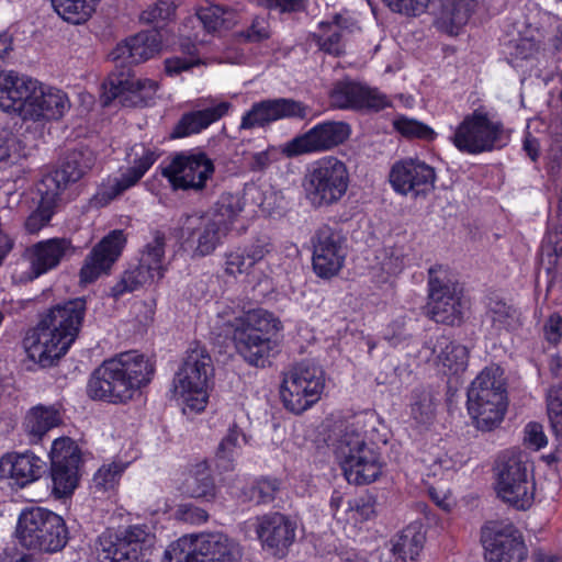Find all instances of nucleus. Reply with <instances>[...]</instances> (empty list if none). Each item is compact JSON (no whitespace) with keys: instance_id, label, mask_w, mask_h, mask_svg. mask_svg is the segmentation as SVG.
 Returning a JSON list of instances; mask_svg holds the SVG:
<instances>
[{"instance_id":"1","label":"nucleus","mask_w":562,"mask_h":562,"mask_svg":"<svg viewBox=\"0 0 562 562\" xmlns=\"http://www.w3.org/2000/svg\"><path fill=\"white\" fill-rule=\"evenodd\" d=\"M216 325L233 340L238 355L250 366L266 367L279 350L282 322L263 308L249 311L225 305L217 312Z\"/></svg>"},{"instance_id":"2","label":"nucleus","mask_w":562,"mask_h":562,"mask_svg":"<svg viewBox=\"0 0 562 562\" xmlns=\"http://www.w3.org/2000/svg\"><path fill=\"white\" fill-rule=\"evenodd\" d=\"M86 310V300L81 297L50 307L23 340L27 357L48 367L65 356L78 337Z\"/></svg>"},{"instance_id":"3","label":"nucleus","mask_w":562,"mask_h":562,"mask_svg":"<svg viewBox=\"0 0 562 562\" xmlns=\"http://www.w3.org/2000/svg\"><path fill=\"white\" fill-rule=\"evenodd\" d=\"M153 374L154 366L143 353L136 350L121 352L93 372L88 393L95 400L124 403L147 385Z\"/></svg>"},{"instance_id":"4","label":"nucleus","mask_w":562,"mask_h":562,"mask_svg":"<svg viewBox=\"0 0 562 562\" xmlns=\"http://www.w3.org/2000/svg\"><path fill=\"white\" fill-rule=\"evenodd\" d=\"M94 160L90 149L72 150L57 169L42 178L37 186L38 205L24 222L27 233L36 234L47 226L56 209L76 195L72 186L92 168Z\"/></svg>"},{"instance_id":"5","label":"nucleus","mask_w":562,"mask_h":562,"mask_svg":"<svg viewBox=\"0 0 562 562\" xmlns=\"http://www.w3.org/2000/svg\"><path fill=\"white\" fill-rule=\"evenodd\" d=\"M468 412L477 429L491 431L498 427L507 411L504 370L496 364L484 368L468 390Z\"/></svg>"},{"instance_id":"6","label":"nucleus","mask_w":562,"mask_h":562,"mask_svg":"<svg viewBox=\"0 0 562 562\" xmlns=\"http://www.w3.org/2000/svg\"><path fill=\"white\" fill-rule=\"evenodd\" d=\"M156 542L155 527L138 522L106 529L98 537L94 551L99 562H147Z\"/></svg>"},{"instance_id":"7","label":"nucleus","mask_w":562,"mask_h":562,"mask_svg":"<svg viewBox=\"0 0 562 562\" xmlns=\"http://www.w3.org/2000/svg\"><path fill=\"white\" fill-rule=\"evenodd\" d=\"M363 426L361 418L349 424L335 448L346 480L356 485L375 481L381 475L383 467L380 454L364 440Z\"/></svg>"},{"instance_id":"8","label":"nucleus","mask_w":562,"mask_h":562,"mask_svg":"<svg viewBox=\"0 0 562 562\" xmlns=\"http://www.w3.org/2000/svg\"><path fill=\"white\" fill-rule=\"evenodd\" d=\"M350 182L347 165L335 156L322 157L310 165L302 187L307 204L314 210L329 209L346 195Z\"/></svg>"},{"instance_id":"9","label":"nucleus","mask_w":562,"mask_h":562,"mask_svg":"<svg viewBox=\"0 0 562 562\" xmlns=\"http://www.w3.org/2000/svg\"><path fill=\"white\" fill-rule=\"evenodd\" d=\"M244 549L222 532L184 536L165 551L168 562H243Z\"/></svg>"},{"instance_id":"10","label":"nucleus","mask_w":562,"mask_h":562,"mask_svg":"<svg viewBox=\"0 0 562 562\" xmlns=\"http://www.w3.org/2000/svg\"><path fill=\"white\" fill-rule=\"evenodd\" d=\"M19 543L35 552L55 553L68 542L65 520L57 514L41 507L21 513L16 526Z\"/></svg>"},{"instance_id":"11","label":"nucleus","mask_w":562,"mask_h":562,"mask_svg":"<svg viewBox=\"0 0 562 562\" xmlns=\"http://www.w3.org/2000/svg\"><path fill=\"white\" fill-rule=\"evenodd\" d=\"M211 372V358L205 350H189L173 380V394L177 401L186 404L192 412L203 411L209 400Z\"/></svg>"},{"instance_id":"12","label":"nucleus","mask_w":562,"mask_h":562,"mask_svg":"<svg viewBox=\"0 0 562 562\" xmlns=\"http://www.w3.org/2000/svg\"><path fill=\"white\" fill-rule=\"evenodd\" d=\"M453 146L462 154L480 155L505 145L504 126L487 112L477 109L465 115L450 136Z\"/></svg>"},{"instance_id":"13","label":"nucleus","mask_w":562,"mask_h":562,"mask_svg":"<svg viewBox=\"0 0 562 562\" xmlns=\"http://www.w3.org/2000/svg\"><path fill=\"white\" fill-rule=\"evenodd\" d=\"M496 471L498 497L518 509L530 507L535 483L527 456L520 451H507L499 458Z\"/></svg>"},{"instance_id":"14","label":"nucleus","mask_w":562,"mask_h":562,"mask_svg":"<svg viewBox=\"0 0 562 562\" xmlns=\"http://www.w3.org/2000/svg\"><path fill=\"white\" fill-rule=\"evenodd\" d=\"M324 387L323 369L314 363L301 362L284 373L280 396L288 411L301 414L319 401Z\"/></svg>"},{"instance_id":"15","label":"nucleus","mask_w":562,"mask_h":562,"mask_svg":"<svg viewBox=\"0 0 562 562\" xmlns=\"http://www.w3.org/2000/svg\"><path fill=\"white\" fill-rule=\"evenodd\" d=\"M428 274V315L437 323L447 325L460 323L467 305L457 286L446 278H441L442 274H446L441 266L431 267Z\"/></svg>"},{"instance_id":"16","label":"nucleus","mask_w":562,"mask_h":562,"mask_svg":"<svg viewBox=\"0 0 562 562\" xmlns=\"http://www.w3.org/2000/svg\"><path fill=\"white\" fill-rule=\"evenodd\" d=\"M215 171L213 160L203 151L176 154L162 175L175 189L202 191Z\"/></svg>"},{"instance_id":"17","label":"nucleus","mask_w":562,"mask_h":562,"mask_svg":"<svg viewBox=\"0 0 562 562\" xmlns=\"http://www.w3.org/2000/svg\"><path fill=\"white\" fill-rule=\"evenodd\" d=\"M226 234L225 227L207 213L186 215L181 222L182 246L190 250L193 257L211 255L222 244Z\"/></svg>"},{"instance_id":"18","label":"nucleus","mask_w":562,"mask_h":562,"mask_svg":"<svg viewBox=\"0 0 562 562\" xmlns=\"http://www.w3.org/2000/svg\"><path fill=\"white\" fill-rule=\"evenodd\" d=\"M312 266L315 274L330 279L339 273L347 257L346 238L328 225L321 226L312 237Z\"/></svg>"},{"instance_id":"19","label":"nucleus","mask_w":562,"mask_h":562,"mask_svg":"<svg viewBox=\"0 0 562 562\" xmlns=\"http://www.w3.org/2000/svg\"><path fill=\"white\" fill-rule=\"evenodd\" d=\"M308 113V106L294 99H266L251 104L241 115L239 131L265 128L284 119L303 120Z\"/></svg>"},{"instance_id":"20","label":"nucleus","mask_w":562,"mask_h":562,"mask_svg":"<svg viewBox=\"0 0 562 562\" xmlns=\"http://www.w3.org/2000/svg\"><path fill=\"white\" fill-rule=\"evenodd\" d=\"M350 136V126L345 122L327 121L316 124L303 135L296 136L284 145L289 157L321 153L335 148Z\"/></svg>"},{"instance_id":"21","label":"nucleus","mask_w":562,"mask_h":562,"mask_svg":"<svg viewBox=\"0 0 562 562\" xmlns=\"http://www.w3.org/2000/svg\"><path fill=\"white\" fill-rule=\"evenodd\" d=\"M436 178L435 168L418 158L396 161L389 175L395 192L414 198L428 194L435 188Z\"/></svg>"},{"instance_id":"22","label":"nucleus","mask_w":562,"mask_h":562,"mask_svg":"<svg viewBox=\"0 0 562 562\" xmlns=\"http://www.w3.org/2000/svg\"><path fill=\"white\" fill-rule=\"evenodd\" d=\"M158 83L147 78H136L134 76H111L103 83L101 102L108 106L113 101H117L123 106L147 105L156 95Z\"/></svg>"},{"instance_id":"23","label":"nucleus","mask_w":562,"mask_h":562,"mask_svg":"<svg viewBox=\"0 0 562 562\" xmlns=\"http://www.w3.org/2000/svg\"><path fill=\"white\" fill-rule=\"evenodd\" d=\"M53 491L59 496L72 494L79 481L80 453L70 438L55 439L50 450Z\"/></svg>"},{"instance_id":"24","label":"nucleus","mask_w":562,"mask_h":562,"mask_svg":"<svg viewBox=\"0 0 562 562\" xmlns=\"http://www.w3.org/2000/svg\"><path fill=\"white\" fill-rule=\"evenodd\" d=\"M126 245L123 231L114 229L105 235L85 258L80 269V282L92 283L103 274L110 273Z\"/></svg>"},{"instance_id":"25","label":"nucleus","mask_w":562,"mask_h":562,"mask_svg":"<svg viewBox=\"0 0 562 562\" xmlns=\"http://www.w3.org/2000/svg\"><path fill=\"white\" fill-rule=\"evenodd\" d=\"M486 562H522L527 549L513 525L485 526L482 530Z\"/></svg>"},{"instance_id":"26","label":"nucleus","mask_w":562,"mask_h":562,"mask_svg":"<svg viewBox=\"0 0 562 562\" xmlns=\"http://www.w3.org/2000/svg\"><path fill=\"white\" fill-rule=\"evenodd\" d=\"M330 102L340 110L380 111L391 104L387 97L378 89L347 80L334 86Z\"/></svg>"},{"instance_id":"27","label":"nucleus","mask_w":562,"mask_h":562,"mask_svg":"<svg viewBox=\"0 0 562 562\" xmlns=\"http://www.w3.org/2000/svg\"><path fill=\"white\" fill-rule=\"evenodd\" d=\"M131 156H134V166L123 172L121 177L110 179L100 188L95 198L101 203H109L124 191L135 186L159 157L156 150L140 144L132 147L130 157Z\"/></svg>"},{"instance_id":"28","label":"nucleus","mask_w":562,"mask_h":562,"mask_svg":"<svg viewBox=\"0 0 562 562\" xmlns=\"http://www.w3.org/2000/svg\"><path fill=\"white\" fill-rule=\"evenodd\" d=\"M195 15L202 24V34L201 32L191 34L186 31L190 24L194 23L193 18L188 19L181 30V36L187 37L188 41H193V46L207 44L210 35L220 33L222 30H228L237 23V14L233 9L210 1L201 3L195 10Z\"/></svg>"},{"instance_id":"29","label":"nucleus","mask_w":562,"mask_h":562,"mask_svg":"<svg viewBox=\"0 0 562 562\" xmlns=\"http://www.w3.org/2000/svg\"><path fill=\"white\" fill-rule=\"evenodd\" d=\"M35 79L13 70L0 72V110L18 115L23 121L29 108Z\"/></svg>"},{"instance_id":"30","label":"nucleus","mask_w":562,"mask_h":562,"mask_svg":"<svg viewBox=\"0 0 562 562\" xmlns=\"http://www.w3.org/2000/svg\"><path fill=\"white\" fill-rule=\"evenodd\" d=\"M24 121L40 122L59 120L70 109L67 94L53 87H46L35 79Z\"/></svg>"},{"instance_id":"31","label":"nucleus","mask_w":562,"mask_h":562,"mask_svg":"<svg viewBox=\"0 0 562 562\" xmlns=\"http://www.w3.org/2000/svg\"><path fill=\"white\" fill-rule=\"evenodd\" d=\"M161 47V34L156 30L145 31L117 44L110 58L121 65L140 64L158 55Z\"/></svg>"},{"instance_id":"32","label":"nucleus","mask_w":562,"mask_h":562,"mask_svg":"<svg viewBox=\"0 0 562 562\" xmlns=\"http://www.w3.org/2000/svg\"><path fill=\"white\" fill-rule=\"evenodd\" d=\"M71 240L54 237L41 240L27 249V257L33 273L37 278L59 266L64 258L74 254Z\"/></svg>"},{"instance_id":"33","label":"nucleus","mask_w":562,"mask_h":562,"mask_svg":"<svg viewBox=\"0 0 562 562\" xmlns=\"http://www.w3.org/2000/svg\"><path fill=\"white\" fill-rule=\"evenodd\" d=\"M232 109L233 104L228 101L205 100L200 109L182 115L172 132V136L180 138L198 134L227 115Z\"/></svg>"},{"instance_id":"34","label":"nucleus","mask_w":562,"mask_h":562,"mask_svg":"<svg viewBox=\"0 0 562 562\" xmlns=\"http://www.w3.org/2000/svg\"><path fill=\"white\" fill-rule=\"evenodd\" d=\"M295 531L296 522L280 513L258 518L256 528L262 546L274 551L288 549L295 540Z\"/></svg>"},{"instance_id":"35","label":"nucleus","mask_w":562,"mask_h":562,"mask_svg":"<svg viewBox=\"0 0 562 562\" xmlns=\"http://www.w3.org/2000/svg\"><path fill=\"white\" fill-rule=\"evenodd\" d=\"M166 263L139 257L138 265L126 269L111 288V295L119 299L139 288L153 284L164 278Z\"/></svg>"},{"instance_id":"36","label":"nucleus","mask_w":562,"mask_h":562,"mask_svg":"<svg viewBox=\"0 0 562 562\" xmlns=\"http://www.w3.org/2000/svg\"><path fill=\"white\" fill-rule=\"evenodd\" d=\"M44 462L33 453H8L0 459V480L23 487L41 477Z\"/></svg>"},{"instance_id":"37","label":"nucleus","mask_w":562,"mask_h":562,"mask_svg":"<svg viewBox=\"0 0 562 562\" xmlns=\"http://www.w3.org/2000/svg\"><path fill=\"white\" fill-rule=\"evenodd\" d=\"M270 251L271 245L267 238H259L252 244L237 247L225 255V272L234 277L248 273Z\"/></svg>"},{"instance_id":"38","label":"nucleus","mask_w":562,"mask_h":562,"mask_svg":"<svg viewBox=\"0 0 562 562\" xmlns=\"http://www.w3.org/2000/svg\"><path fill=\"white\" fill-rule=\"evenodd\" d=\"M426 541L424 526L414 521L406 526L392 540V554L395 562H413L422 552Z\"/></svg>"},{"instance_id":"39","label":"nucleus","mask_w":562,"mask_h":562,"mask_svg":"<svg viewBox=\"0 0 562 562\" xmlns=\"http://www.w3.org/2000/svg\"><path fill=\"white\" fill-rule=\"evenodd\" d=\"M435 362L445 373L457 374L465 370L468 350L464 346L451 341L448 337H438L431 348Z\"/></svg>"},{"instance_id":"40","label":"nucleus","mask_w":562,"mask_h":562,"mask_svg":"<svg viewBox=\"0 0 562 562\" xmlns=\"http://www.w3.org/2000/svg\"><path fill=\"white\" fill-rule=\"evenodd\" d=\"M181 490L190 497L203 498L205 501L215 498L216 486L206 462H199L189 470L182 482Z\"/></svg>"},{"instance_id":"41","label":"nucleus","mask_w":562,"mask_h":562,"mask_svg":"<svg viewBox=\"0 0 562 562\" xmlns=\"http://www.w3.org/2000/svg\"><path fill=\"white\" fill-rule=\"evenodd\" d=\"M60 423L61 414L59 407L56 405H37L27 412L23 426L33 440H38Z\"/></svg>"},{"instance_id":"42","label":"nucleus","mask_w":562,"mask_h":562,"mask_svg":"<svg viewBox=\"0 0 562 562\" xmlns=\"http://www.w3.org/2000/svg\"><path fill=\"white\" fill-rule=\"evenodd\" d=\"M440 3L438 23L450 34L465 25L474 10V0H438Z\"/></svg>"},{"instance_id":"43","label":"nucleus","mask_w":562,"mask_h":562,"mask_svg":"<svg viewBox=\"0 0 562 562\" xmlns=\"http://www.w3.org/2000/svg\"><path fill=\"white\" fill-rule=\"evenodd\" d=\"M246 442L247 438L243 430L237 425H232L217 447L215 453L216 467L222 471L233 470L235 461Z\"/></svg>"},{"instance_id":"44","label":"nucleus","mask_w":562,"mask_h":562,"mask_svg":"<svg viewBox=\"0 0 562 562\" xmlns=\"http://www.w3.org/2000/svg\"><path fill=\"white\" fill-rule=\"evenodd\" d=\"M313 36L321 50L334 56L345 53V29L338 16L330 22H321Z\"/></svg>"},{"instance_id":"45","label":"nucleus","mask_w":562,"mask_h":562,"mask_svg":"<svg viewBox=\"0 0 562 562\" xmlns=\"http://www.w3.org/2000/svg\"><path fill=\"white\" fill-rule=\"evenodd\" d=\"M98 0H52L57 14L65 21L72 24L86 22L92 12Z\"/></svg>"},{"instance_id":"46","label":"nucleus","mask_w":562,"mask_h":562,"mask_svg":"<svg viewBox=\"0 0 562 562\" xmlns=\"http://www.w3.org/2000/svg\"><path fill=\"white\" fill-rule=\"evenodd\" d=\"M244 210V202L239 194L223 193L214 205L212 212L207 213L225 227L227 233L231 224Z\"/></svg>"},{"instance_id":"47","label":"nucleus","mask_w":562,"mask_h":562,"mask_svg":"<svg viewBox=\"0 0 562 562\" xmlns=\"http://www.w3.org/2000/svg\"><path fill=\"white\" fill-rule=\"evenodd\" d=\"M547 406L551 427L558 441L555 459L560 460L562 457V384L550 389Z\"/></svg>"},{"instance_id":"48","label":"nucleus","mask_w":562,"mask_h":562,"mask_svg":"<svg viewBox=\"0 0 562 562\" xmlns=\"http://www.w3.org/2000/svg\"><path fill=\"white\" fill-rule=\"evenodd\" d=\"M127 463L122 461H113L111 463L103 464L93 475L92 488L94 492H108L113 491L120 479L125 471Z\"/></svg>"},{"instance_id":"49","label":"nucleus","mask_w":562,"mask_h":562,"mask_svg":"<svg viewBox=\"0 0 562 562\" xmlns=\"http://www.w3.org/2000/svg\"><path fill=\"white\" fill-rule=\"evenodd\" d=\"M411 415L418 424H427L434 418V397L431 392L426 387L419 386L413 390Z\"/></svg>"},{"instance_id":"50","label":"nucleus","mask_w":562,"mask_h":562,"mask_svg":"<svg viewBox=\"0 0 562 562\" xmlns=\"http://www.w3.org/2000/svg\"><path fill=\"white\" fill-rule=\"evenodd\" d=\"M180 46L184 53L189 54V57L175 56L165 60V71L171 77L178 76L201 64V59L195 57L199 45L193 46V41H188L187 37H182Z\"/></svg>"},{"instance_id":"51","label":"nucleus","mask_w":562,"mask_h":562,"mask_svg":"<svg viewBox=\"0 0 562 562\" xmlns=\"http://www.w3.org/2000/svg\"><path fill=\"white\" fill-rule=\"evenodd\" d=\"M393 127L406 138L432 140L436 137V133L430 126L405 115L396 116L393 120Z\"/></svg>"},{"instance_id":"52","label":"nucleus","mask_w":562,"mask_h":562,"mask_svg":"<svg viewBox=\"0 0 562 562\" xmlns=\"http://www.w3.org/2000/svg\"><path fill=\"white\" fill-rule=\"evenodd\" d=\"M21 156L16 136L8 130H0V167L15 162Z\"/></svg>"},{"instance_id":"53","label":"nucleus","mask_w":562,"mask_h":562,"mask_svg":"<svg viewBox=\"0 0 562 562\" xmlns=\"http://www.w3.org/2000/svg\"><path fill=\"white\" fill-rule=\"evenodd\" d=\"M176 11L173 0H158L149 4L142 13L140 21L147 24L169 20Z\"/></svg>"},{"instance_id":"54","label":"nucleus","mask_w":562,"mask_h":562,"mask_svg":"<svg viewBox=\"0 0 562 562\" xmlns=\"http://www.w3.org/2000/svg\"><path fill=\"white\" fill-rule=\"evenodd\" d=\"M407 250V247L404 245H394L384 248L382 269L387 273L400 272L409 261Z\"/></svg>"},{"instance_id":"55","label":"nucleus","mask_w":562,"mask_h":562,"mask_svg":"<svg viewBox=\"0 0 562 562\" xmlns=\"http://www.w3.org/2000/svg\"><path fill=\"white\" fill-rule=\"evenodd\" d=\"M279 491V482L271 479L258 480L250 488V498L258 504H267L274 499Z\"/></svg>"},{"instance_id":"56","label":"nucleus","mask_w":562,"mask_h":562,"mask_svg":"<svg viewBox=\"0 0 562 562\" xmlns=\"http://www.w3.org/2000/svg\"><path fill=\"white\" fill-rule=\"evenodd\" d=\"M348 512L355 522L366 521L374 515V503L371 497H358L348 503Z\"/></svg>"},{"instance_id":"57","label":"nucleus","mask_w":562,"mask_h":562,"mask_svg":"<svg viewBox=\"0 0 562 562\" xmlns=\"http://www.w3.org/2000/svg\"><path fill=\"white\" fill-rule=\"evenodd\" d=\"M166 235L162 232L155 231L151 233V239L144 246L140 252L142 257L153 259L165 263Z\"/></svg>"},{"instance_id":"58","label":"nucleus","mask_w":562,"mask_h":562,"mask_svg":"<svg viewBox=\"0 0 562 562\" xmlns=\"http://www.w3.org/2000/svg\"><path fill=\"white\" fill-rule=\"evenodd\" d=\"M486 316L496 329L508 328L513 322V310L503 302H496Z\"/></svg>"},{"instance_id":"59","label":"nucleus","mask_w":562,"mask_h":562,"mask_svg":"<svg viewBox=\"0 0 562 562\" xmlns=\"http://www.w3.org/2000/svg\"><path fill=\"white\" fill-rule=\"evenodd\" d=\"M259 5L271 11L283 13H296L304 11L307 0H256Z\"/></svg>"},{"instance_id":"60","label":"nucleus","mask_w":562,"mask_h":562,"mask_svg":"<svg viewBox=\"0 0 562 562\" xmlns=\"http://www.w3.org/2000/svg\"><path fill=\"white\" fill-rule=\"evenodd\" d=\"M430 0H383L394 12L417 15L425 11Z\"/></svg>"},{"instance_id":"61","label":"nucleus","mask_w":562,"mask_h":562,"mask_svg":"<svg viewBox=\"0 0 562 562\" xmlns=\"http://www.w3.org/2000/svg\"><path fill=\"white\" fill-rule=\"evenodd\" d=\"M524 442L526 446L533 450H540L547 445V437L543 432V428L538 423H529L526 425L524 430Z\"/></svg>"},{"instance_id":"62","label":"nucleus","mask_w":562,"mask_h":562,"mask_svg":"<svg viewBox=\"0 0 562 562\" xmlns=\"http://www.w3.org/2000/svg\"><path fill=\"white\" fill-rule=\"evenodd\" d=\"M247 41L260 42L270 37L269 22L263 16H256L244 33Z\"/></svg>"},{"instance_id":"63","label":"nucleus","mask_w":562,"mask_h":562,"mask_svg":"<svg viewBox=\"0 0 562 562\" xmlns=\"http://www.w3.org/2000/svg\"><path fill=\"white\" fill-rule=\"evenodd\" d=\"M543 333L548 342L557 345L562 335V316L551 315L544 324Z\"/></svg>"},{"instance_id":"64","label":"nucleus","mask_w":562,"mask_h":562,"mask_svg":"<svg viewBox=\"0 0 562 562\" xmlns=\"http://www.w3.org/2000/svg\"><path fill=\"white\" fill-rule=\"evenodd\" d=\"M181 512L183 514V518L192 524H201L207 520V513L204 509L183 505L181 506Z\"/></svg>"}]
</instances>
